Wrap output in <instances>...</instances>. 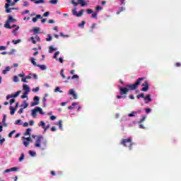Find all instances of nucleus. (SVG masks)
<instances>
[{
  "instance_id": "obj_1",
  "label": "nucleus",
  "mask_w": 181,
  "mask_h": 181,
  "mask_svg": "<svg viewBox=\"0 0 181 181\" xmlns=\"http://www.w3.org/2000/svg\"><path fill=\"white\" fill-rule=\"evenodd\" d=\"M31 136L33 139L36 138L35 143L34 144L35 148H37L40 151H46L47 149V139H45L43 135L36 136L33 134Z\"/></svg>"
},
{
  "instance_id": "obj_2",
  "label": "nucleus",
  "mask_w": 181,
  "mask_h": 181,
  "mask_svg": "<svg viewBox=\"0 0 181 181\" xmlns=\"http://www.w3.org/2000/svg\"><path fill=\"white\" fill-rule=\"evenodd\" d=\"M120 144L125 148H128L129 151H132L135 143L132 142V137H129L128 139H122Z\"/></svg>"
},
{
  "instance_id": "obj_3",
  "label": "nucleus",
  "mask_w": 181,
  "mask_h": 181,
  "mask_svg": "<svg viewBox=\"0 0 181 181\" xmlns=\"http://www.w3.org/2000/svg\"><path fill=\"white\" fill-rule=\"evenodd\" d=\"M144 80H145V78L141 77L139 78L136 83H133V84H128L126 86V87L129 90H136V88H138V86H139L142 81H144Z\"/></svg>"
},
{
  "instance_id": "obj_4",
  "label": "nucleus",
  "mask_w": 181,
  "mask_h": 181,
  "mask_svg": "<svg viewBox=\"0 0 181 181\" xmlns=\"http://www.w3.org/2000/svg\"><path fill=\"white\" fill-rule=\"evenodd\" d=\"M119 90L120 91V95L128 94V91H129V89L127 86L125 87L120 86L119 88Z\"/></svg>"
},
{
  "instance_id": "obj_5",
  "label": "nucleus",
  "mask_w": 181,
  "mask_h": 181,
  "mask_svg": "<svg viewBox=\"0 0 181 181\" xmlns=\"http://www.w3.org/2000/svg\"><path fill=\"white\" fill-rule=\"evenodd\" d=\"M141 86L143 87L141 91L146 92L149 90V83H148V81H144Z\"/></svg>"
},
{
  "instance_id": "obj_6",
  "label": "nucleus",
  "mask_w": 181,
  "mask_h": 181,
  "mask_svg": "<svg viewBox=\"0 0 181 181\" xmlns=\"http://www.w3.org/2000/svg\"><path fill=\"white\" fill-rule=\"evenodd\" d=\"M21 91L18 90L14 94L8 95L6 96V100H9V98H16V97H19V95L21 94Z\"/></svg>"
},
{
  "instance_id": "obj_7",
  "label": "nucleus",
  "mask_w": 181,
  "mask_h": 181,
  "mask_svg": "<svg viewBox=\"0 0 181 181\" xmlns=\"http://www.w3.org/2000/svg\"><path fill=\"white\" fill-rule=\"evenodd\" d=\"M7 5H8V3H6L4 6L6 13H11L12 11H16L18 9V8H10V6H7Z\"/></svg>"
},
{
  "instance_id": "obj_8",
  "label": "nucleus",
  "mask_w": 181,
  "mask_h": 181,
  "mask_svg": "<svg viewBox=\"0 0 181 181\" xmlns=\"http://www.w3.org/2000/svg\"><path fill=\"white\" fill-rule=\"evenodd\" d=\"M33 101H35V102H32L30 104L31 107H35V105H39V101H40L39 96H35L33 98Z\"/></svg>"
},
{
  "instance_id": "obj_9",
  "label": "nucleus",
  "mask_w": 181,
  "mask_h": 181,
  "mask_svg": "<svg viewBox=\"0 0 181 181\" xmlns=\"http://www.w3.org/2000/svg\"><path fill=\"white\" fill-rule=\"evenodd\" d=\"M6 2L7 4V6H15L16 5V2H19V0H6Z\"/></svg>"
},
{
  "instance_id": "obj_10",
  "label": "nucleus",
  "mask_w": 181,
  "mask_h": 181,
  "mask_svg": "<svg viewBox=\"0 0 181 181\" xmlns=\"http://www.w3.org/2000/svg\"><path fill=\"white\" fill-rule=\"evenodd\" d=\"M144 103L145 104H149V103H151L152 101V98H151V94H147L145 97H144Z\"/></svg>"
},
{
  "instance_id": "obj_11",
  "label": "nucleus",
  "mask_w": 181,
  "mask_h": 181,
  "mask_svg": "<svg viewBox=\"0 0 181 181\" xmlns=\"http://www.w3.org/2000/svg\"><path fill=\"white\" fill-rule=\"evenodd\" d=\"M68 94H69V95H73L74 100H77V98H78L77 93H76V92H74V89H70Z\"/></svg>"
},
{
  "instance_id": "obj_12",
  "label": "nucleus",
  "mask_w": 181,
  "mask_h": 181,
  "mask_svg": "<svg viewBox=\"0 0 181 181\" xmlns=\"http://www.w3.org/2000/svg\"><path fill=\"white\" fill-rule=\"evenodd\" d=\"M17 170H19V168L18 167H13L11 168L5 170L3 173H9V172H17Z\"/></svg>"
},
{
  "instance_id": "obj_13",
  "label": "nucleus",
  "mask_w": 181,
  "mask_h": 181,
  "mask_svg": "<svg viewBox=\"0 0 181 181\" xmlns=\"http://www.w3.org/2000/svg\"><path fill=\"white\" fill-rule=\"evenodd\" d=\"M30 39L31 42L33 43V45H36V40L37 42H40V37L38 35H36L35 37H30Z\"/></svg>"
},
{
  "instance_id": "obj_14",
  "label": "nucleus",
  "mask_w": 181,
  "mask_h": 181,
  "mask_svg": "<svg viewBox=\"0 0 181 181\" xmlns=\"http://www.w3.org/2000/svg\"><path fill=\"white\" fill-rule=\"evenodd\" d=\"M23 90L24 93H27L28 94H29L30 93V88L27 84L23 85Z\"/></svg>"
},
{
  "instance_id": "obj_15",
  "label": "nucleus",
  "mask_w": 181,
  "mask_h": 181,
  "mask_svg": "<svg viewBox=\"0 0 181 181\" xmlns=\"http://www.w3.org/2000/svg\"><path fill=\"white\" fill-rule=\"evenodd\" d=\"M38 127H42V128L44 129V132H46L48 129L46 127V123H45L43 121H41L40 124H38Z\"/></svg>"
},
{
  "instance_id": "obj_16",
  "label": "nucleus",
  "mask_w": 181,
  "mask_h": 181,
  "mask_svg": "<svg viewBox=\"0 0 181 181\" xmlns=\"http://www.w3.org/2000/svg\"><path fill=\"white\" fill-rule=\"evenodd\" d=\"M37 114V109H36V107L31 110V115L33 116V118H36Z\"/></svg>"
},
{
  "instance_id": "obj_17",
  "label": "nucleus",
  "mask_w": 181,
  "mask_h": 181,
  "mask_svg": "<svg viewBox=\"0 0 181 181\" xmlns=\"http://www.w3.org/2000/svg\"><path fill=\"white\" fill-rule=\"evenodd\" d=\"M78 5H81V6L84 7L87 6V3L84 0H78Z\"/></svg>"
},
{
  "instance_id": "obj_18",
  "label": "nucleus",
  "mask_w": 181,
  "mask_h": 181,
  "mask_svg": "<svg viewBox=\"0 0 181 181\" xmlns=\"http://www.w3.org/2000/svg\"><path fill=\"white\" fill-rule=\"evenodd\" d=\"M31 2H34L35 5H39V4H45V0H30Z\"/></svg>"
},
{
  "instance_id": "obj_19",
  "label": "nucleus",
  "mask_w": 181,
  "mask_h": 181,
  "mask_svg": "<svg viewBox=\"0 0 181 181\" xmlns=\"http://www.w3.org/2000/svg\"><path fill=\"white\" fill-rule=\"evenodd\" d=\"M2 124L4 127H8V123H6V115H3Z\"/></svg>"
},
{
  "instance_id": "obj_20",
  "label": "nucleus",
  "mask_w": 181,
  "mask_h": 181,
  "mask_svg": "<svg viewBox=\"0 0 181 181\" xmlns=\"http://www.w3.org/2000/svg\"><path fill=\"white\" fill-rule=\"evenodd\" d=\"M30 132H32V129L30 128H28V129H26L25 133H24V136H30Z\"/></svg>"
},
{
  "instance_id": "obj_21",
  "label": "nucleus",
  "mask_w": 181,
  "mask_h": 181,
  "mask_svg": "<svg viewBox=\"0 0 181 181\" xmlns=\"http://www.w3.org/2000/svg\"><path fill=\"white\" fill-rule=\"evenodd\" d=\"M56 125H58L59 129L61 131H63V121L62 120H59L58 122H57Z\"/></svg>"
},
{
  "instance_id": "obj_22",
  "label": "nucleus",
  "mask_w": 181,
  "mask_h": 181,
  "mask_svg": "<svg viewBox=\"0 0 181 181\" xmlns=\"http://www.w3.org/2000/svg\"><path fill=\"white\" fill-rule=\"evenodd\" d=\"M137 115H138V112H136V111H133L131 113L127 114V115H128V117H129V118L136 117Z\"/></svg>"
},
{
  "instance_id": "obj_23",
  "label": "nucleus",
  "mask_w": 181,
  "mask_h": 181,
  "mask_svg": "<svg viewBox=\"0 0 181 181\" xmlns=\"http://www.w3.org/2000/svg\"><path fill=\"white\" fill-rule=\"evenodd\" d=\"M37 67H39V69H40V70H42V71H45V70L47 69V66H46V65H45V64H42V65L37 64Z\"/></svg>"
},
{
  "instance_id": "obj_24",
  "label": "nucleus",
  "mask_w": 181,
  "mask_h": 181,
  "mask_svg": "<svg viewBox=\"0 0 181 181\" xmlns=\"http://www.w3.org/2000/svg\"><path fill=\"white\" fill-rule=\"evenodd\" d=\"M37 112H39L41 115H45L44 111L42 110V107H36Z\"/></svg>"
},
{
  "instance_id": "obj_25",
  "label": "nucleus",
  "mask_w": 181,
  "mask_h": 181,
  "mask_svg": "<svg viewBox=\"0 0 181 181\" xmlns=\"http://www.w3.org/2000/svg\"><path fill=\"white\" fill-rule=\"evenodd\" d=\"M122 121H125L126 122H128L129 121V116L128 115H124L122 117Z\"/></svg>"
},
{
  "instance_id": "obj_26",
  "label": "nucleus",
  "mask_w": 181,
  "mask_h": 181,
  "mask_svg": "<svg viewBox=\"0 0 181 181\" xmlns=\"http://www.w3.org/2000/svg\"><path fill=\"white\" fill-rule=\"evenodd\" d=\"M8 71H11V66H6L5 69L2 71V74H7Z\"/></svg>"
},
{
  "instance_id": "obj_27",
  "label": "nucleus",
  "mask_w": 181,
  "mask_h": 181,
  "mask_svg": "<svg viewBox=\"0 0 181 181\" xmlns=\"http://www.w3.org/2000/svg\"><path fill=\"white\" fill-rule=\"evenodd\" d=\"M30 59V62H31L35 67H37V64L36 63V59H35L33 57H31Z\"/></svg>"
},
{
  "instance_id": "obj_28",
  "label": "nucleus",
  "mask_w": 181,
  "mask_h": 181,
  "mask_svg": "<svg viewBox=\"0 0 181 181\" xmlns=\"http://www.w3.org/2000/svg\"><path fill=\"white\" fill-rule=\"evenodd\" d=\"M21 107H22V108H28V107H29V103H28V102H26V100H24L23 101V104L22 105H21Z\"/></svg>"
},
{
  "instance_id": "obj_29",
  "label": "nucleus",
  "mask_w": 181,
  "mask_h": 181,
  "mask_svg": "<svg viewBox=\"0 0 181 181\" xmlns=\"http://www.w3.org/2000/svg\"><path fill=\"white\" fill-rule=\"evenodd\" d=\"M146 119V115L141 116V118L139 119V121L137 122V124H142Z\"/></svg>"
},
{
  "instance_id": "obj_30",
  "label": "nucleus",
  "mask_w": 181,
  "mask_h": 181,
  "mask_svg": "<svg viewBox=\"0 0 181 181\" xmlns=\"http://www.w3.org/2000/svg\"><path fill=\"white\" fill-rule=\"evenodd\" d=\"M9 110L11 115H13L15 114V112L16 111V109H15L13 106H10Z\"/></svg>"
},
{
  "instance_id": "obj_31",
  "label": "nucleus",
  "mask_w": 181,
  "mask_h": 181,
  "mask_svg": "<svg viewBox=\"0 0 181 181\" xmlns=\"http://www.w3.org/2000/svg\"><path fill=\"white\" fill-rule=\"evenodd\" d=\"M83 13H84V9H81V11H79L77 13L76 17L80 18V17L83 16Z\"/></svg>"
},
{
  "instance_id": "obj_32",
  "label": "nucleus",
  "mask_w": 181,
  "mask_h": 181,
  "mask_svg": "<svg viewBox=\"0 0 181 181\" xmlns=\"http://www.w3.org/2000/svg\"><path fill=\"white\" fill-rule=\"evenodd\" d=\"M28 153H29L30 156H32V158H35V156H36V151L30 150L28 151Z\"/></svg>"
},
{
  "instance_id": "obj_33",
  "label": "nucleus",
  "mask_w": 181,
  "mask_h": 181,
  "mask_svg": "<svg viewBox=\"0 0 181 181\" xmlns=\"http://www.w3.org/2000/svg\"><path fill=\"white\" fill-rule=\"evenodd\" d=\"M95 26H97V24L95 23L92 24L90 29L89 30V32L90 33H93V32H94V28H95Z\"/></svg>"
},
{
  "instance_id": "obj_34",
  "label": "nucleus",
  "mask_w": 181,
  "mask_h": 181,
  "mask_svg": "<svg viewBox=\"0 0 181 181\" xmlns=\"http://www.w3.org/2000/svg\"><path fill=\"white\" fill-rule=\"evenodd\" d=\"M124 11H125V7L122 6L119 8V9L117 11V15H119V13H121V12H124Z\"/></svg>"
},
{
  "instance_id": "obj_35",
  "label": "nucleus",
  "mask_w": 181,
  "mask_h": 181,
  "mask_svg": "<svg viewBox=\"0 0 181 181\" xmlns=\"http://www.w3.org/2000/svg\"><path fill=\"white\" fill-rule=\"evenodd\" d=\"M33 32L34 35H37V33H40L39 28H34L33 29Z\"/></svg>"
},
{
  "instance_id": "obj_36",
  "label": "nucleus",
  "mask_w": 181,
  "mask_h": 181,
  "mask_svg": "<svg viewBox=\"0 0 181 181\" xmlns=\"http://www.w3.org/2000/svg\"><path fill=\"white\" fill-rule=\"evenodd\" d=\"M14 124L15 125H23V122H22V119H17Z\"/></svg>"
},
{
  "instance_id": "obj_37",
  "label": "nucleus",
  "mask_w": 181,
  "mask_h": 181,
  "mask_svg": "<svg viewBox=\"0 0 181 181\" xmlns=\"http://www.w3.org/2000/svg\"><path fill=\"white\" fill-rule=\"evenodd\" d=\"M11 22L9 21H6L5 25H4V28H6V29H11Z\"/></svg>"
},
{
  "instance_id": "obj_38",
  "label": "nucleus",
  "mask_w": 181,
  "mask_h": 181,
  "mask_svg": "<svg viewBox=\"0 0 181 181\" xmlns=\"http://www.w3.org/2000/svg\"><path fill=\"white\" fill-rule=\"evenodd\" d=\"M136 98H138V100H139V98H145V93H141L139 95H137Z\"/></svg>"
},
{
  "instance_id": "obj_39",
  "label": "nucleus",
  "mask_w": 181,
  "mask_h": 181,
  "mask_svg": "<svg viewBox=\"0 0 181 181\" xmlns=\"http://www.w3.org/2000/svg\"><path fill=\"white\" fill-rule=\"evenodd\" d=\"M25 159V153H22L20 158H18V162H22Z\"/></svg>"
},
{
  "instance_id": "obj_40",
  "label": "nucleus",
  "mask_w": 181,
  "mask_h": 181,
  "mask_svg": "<svg viewBox=\"0 0 181 181\" xmlns=\"http://www.w3.org/2000/svg\"><path fill=\"white\" fill-rule=\"evenodd\" d=\"M56 50H57V48L50 46L49 49V53H53V52H54Z\"/></svg>"
},
{
  "instance_id": "obj_41",
  "label": "nucleus",
  "mask_w": 181,
  "mask_h": 181,
  "mask_svg": "<svg viewBox=\"0 0 181 181\" xmlns=\"http://www.w3.org/2000/svg\"><path fill=\"white\" fill-rule=\"evenodd\" d=\"M60 87L59 86H57L56 88H55V89L54 90V91L55 92V93H63V90H60Z\"/></svg>"
},
{
  "instance_id": "obj_42",
  "label": "nucleus",
  "mask_w": 181,
  "mask_h": 181,
  "mask_svg": "<svg viewBox=\"0 0 181 181\" xmlns=\"http://www.w3.org/2000/svg\"><path fill=\"white\" fill-rule=\"evenodd\" d=\"M76 105H78V103L74 102L72 103V106H68V110H73V107H76Z\"/></svg>"
},
{
  "instance_id": "obj_43",
  "label": "nucleus",
  "mask_w": 181,
  "mask_h": 181,
  "mask_svg": "<svg viewBox=\"0 0 181 181\" xmlns=\"http://www.w3.org/2000/svg\"><path fill=\"white\" fill-rule=\"evenodd\" d=\"M29 93H27L26 92H23V95H21V98L23 100H25V98H28V95Z\"/></svg>"
},
{
  "instance_id": "obj_44",
  "label": "nucleus",
  "mask_w": 181,
  "mask_h": 181,
  "mask_svg": "<svg viewBox=\"0 0 181 181\" xmlns=\"http://www.w3.org/2000/svg\"><path fill=\"white\" fill-rule=\"evenodd\" d=\"M59 54H60V52L57 51V52L54 54L53 59H55L56 60H58L57 56H59Z\"/></svg>"
},
{
  "instance_id": "obj_45",
  "label": "nucleus",
  "mask_w": 181,
  "mask_h": 181,
  "mask_svg": "<svg viewBox=\"0 0 181 181\" xmlns=\"http://www.w3.org/2000/svg\"><path fill=\"white\" fill-rule=\"evenodd\" d=\"M116 98H117V100H121V98H122L123 100L127 98L126 95H119L116 96Z\"/></svg>"
},
{
  "instance_id": "obj_46",
  "label": "nucleus",
  "mask_w": 181,
  "mask_h": 181,
  "mask_svg": "<svg viewBox=\"0 0 181 181\" xmlns=\"http://www.w3.org/2000/svg\"><path fill=\"white\" fill-rule=\"evenodd\" d=\"M95 12H97V13H98V12H100V11H103V7H101L100 6H97L95 7Z\"/></svg>"
},
{
  "instance_id": "obj_47",
  "label": "nucleus",
  "mask_w": 181,
  "mask_h": 181,
  "mask_svg": "<svg viewBox=\"0 0 181 181\" xmlns=\"http://www.w3.org/2000/svg\"><path fill=\"white\" fill-rule=\"evenodd\" d=\"M59 2V0H50L49 4H52V5H56Z\"/></svg>"
},
{
  "instance_id": "obj_48",
  "label": "nucleus",
  "mask_w": 181,
  "mask_h": 181,
  "mask_svg": "<svg viewBox=\"0 0 181 181\" xmlns=\"http://www.w3.org/2000/svg\"><path fill=\"white\" fill-rule=\"evenodd\" d=\"M7 21L10 22V23L11 22H15V19H14L13 17H12V16H8V18Z\"/></svg>"
},
{
  "instance_id": "obj_49",
  "label": "nucleus",
  "mask_w": 181,
  "mask_h": 181,
  "mask_svg": "<svg viewBox=\"0 0 181 181\" xmlns=\"http://www.w3.org/2000/svg\"><path fill=\"white\" fill-rule=\"evenodd\" d=\"M52 39H53V37H52V35L50 34L47 35V38L46 39L47 42H52Z\"/></svg>"
},
{
  "instance_id": "obj_50",
  "label": "nucleus",
  "mask_w": 181,
  "mask_h": 181,
  "mask_svg": "<svg viewBox=\"0 0 181 181\" xmlns=\"http://www.w3.org/2000/svg\"><path fill=\"white\" fill-rule=\"evenodd\" d=\"M17 30H19V27H16L13 30V34L14 35V36H16L18 35V33H16Z\"/></svg>"
},
{
  "instance_id": "obj_51",
  "label": "nucleus",
  "mask_w": 181,
  "mask_h": 181,
  "mask_svg": "<svg viewBox=\"0 0 181 181\" xmlns=\"http://www.w3.org/2000/svg\"><path fill=\"white\" fill-rule=\"evenodd\" d=\"M13 81H14V83H19V78L17 76H14Z\"/></svg>"
},
{
  "instance_id": "obj_52",
  "label": "nucleus",
  "mask_w": 181,
  "mask_h": 181,
  "mask_svg": "<svg viewBox=\"0 0 181 181\" xmlns=\"http://www.w3.org/2000/svg\"><path fill=\"white\" fill-rule=\"evenodd\" d=\"M98 15V13H97V11L93 12V13H92V18H93V19H97Z\"/></svg>"
},
{
  "instance_id": "obj_53",
  "label": "nucleus",
  "mask_w": 181,
  "mask_h": 181,
  "mask_svg": "<svg viewBox=\"0 0 181 181\" xmlns=\"http://www.w3.org/2000/svg\"><path fill=\"white\" fill-rule=\"evenodd\" d=\"M60 76H62V78H66V76L64 75V69H61Z\"/></svg>"
},
{
  "instance_id": "obj_54",
  "label": "nucleus",
  "mask_w": 181,
  "mask_h": 181,
  "mask_svg": "<svg viewBox=\"0 0 181 181\" xmlns=\"http://www.w3.org/2000/svg\"><path fill=\"white\" fill-rule=\"evenodd\" d=\"M21 42H22V40H21V39H18L16 40H13V45H18V43H21Z\"/></svg>"
},
{
  "instance_id": "obj_55",
  "label": "nucleus",
  "mask_w": 181,
  "mask_h": 181,
  "mask_svg": "<svg viewBox=\"0 0 181 181\" xmlns=\"http://www.w3.org/2000/svg\"><path fill=\"white\" fill-rule=\"evenodd\" d=\"M15 132H16V130H13V131H11V132L8 134V138H12V136L13 135V134H15Z\"/></svg>"
},
{
  "instance_id": "obj_56",
  "label": "nucleus",
  "mask_w": 181,
  "mask_h": 181,
  "mask_svg": "<svg viewBox=\"0 0 181 181\" xmlns=\"http://www.w3.org/2000/svg\"><path fill=\"white\" fill-rule=\"evenodd\" d=\"M40 88H39V86H37L35 88H33L32 91L33 93H37V91H39Z\"/></svg>"
},
{
  "instance_id": "obj_57",
  "label": "nucleus",
  "mask_w": 181,
  "mask_h": 181,
  "mask_svg": "<svg viewBox=\"0 0 181 181\" xmlns=\"http://www.w3.org/2000/svg\"><path fill=\"white\" fill-rule=\"evenodd\" d=\"M86 23V21H81V23H79L78 25V28H84V24Z\"/></svg>"
},
{
  "instance_id": "obj_58",
  "label": "nucleus",
  "mask_w": 181,
  "mask_h": 181,
  "mask_svg": "<svg viewBox=\"0 0 181 181\" xmlns=\"http://www.w3.org/2000/svg\"><path fill=\"white\" fill-rule=\"evenodd\" d=\"M86 12H87L88 15H91V13H93V10L91 8L86 9Z\"/></svg>"
},
{
  "instance_id": "obj_59",
  "label": "nucleus",
  "mask_w": 181,
  "mask_h": 181,
  "mask_svg": "<svg viewBox=\"0 0 181 181\" xmlns=\"http://www.w3.org/2000/svg\"><path fill=\"white\" fill-rule=\"evenodd\" d=\"M23 144L24 146L27 147V146H29L30 143L27 141H23Z\"/></svg>"
},
{
  "instance_id": "obj_60",
  "label": "nucleus",
  "mask_w": 181,
  "mask_h": 181,
  "mask_svg": "<svg viewBox=\"0 0 181 181\" xmlns=\"http://www.w3.org/2000/svg\"><path fill=\"white\" fill-rule=\"evenodd\" d=\"M119 2H120V6H125V4H126V2H125V0H119Z\"/></svg>"
},
{
  "instance_id": "obj_61",
  "label": "nucleus",
  "mask_w": 181,
  "mask_h": 181,
  "mask_svg": "<svg viewBox=\"0 0 181 181\" xmlns=\"http://www.w3.org/2000/svg\"><path fill=\"white\" fill-rule=\"evenodd\" d=\"M139 128L140 129H145V126L142 123H139Z\"/></svg>"
},
{
  "instance_id": "obj_62",
  "label": "nucleus",
  "mask_w": 181,
  "mask_h": 181,
  "mask_svg": "<svg viewBox=\"0 0 181 181\" xmlns=\"http://www.w3.org/2000/svg\"><path fill=\"white\" fill-rule=\"evenodd\" d=\"M23 6L28 8V6H29V2H28L27 1H23Z\"/></svg>"
},
{
  "instance_id": "obj_63",
  "label": "nucleus",
  "mask_w": 181,
  "mask_h": 181,
  "mask_svg": "<svg viewBox=\"0 0 181 181\" xmlns=\"http://www.w3.org/2000/svg\"><path fill=\"white\" fill-rule=\"evenodd\" d=\"M72 13H73V15L74 16H77V10H76V8H74L73 10H72Z\"/></svg>"
},
{
  "instance_id": "obj_64",
  "label": "nucleus",
  "mask_w": 181,
  "mask_h": 181,
  "mask_svg": "<svg viewBox=\"0 0 181 181\" xmlns=\"http://www.w3.org/2000/svg\"><path fill=\"white\" fill-rule=\"evenodd\" d=\"M60 36H62V37H70V35H64L63 33H60Z\"/></svg>"
}]
</instances>
